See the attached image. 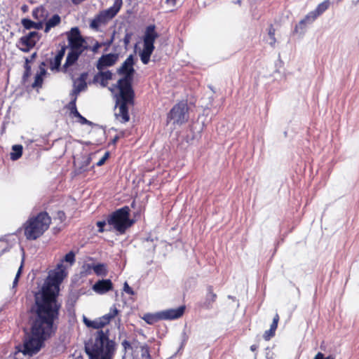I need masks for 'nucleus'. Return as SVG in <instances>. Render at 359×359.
<instances>
[{"mask_svg":"<svg viewBox=\"0 0 359 359\" xmlns=\"http://www.w3.org/2000/svg\"><path fill=\"white\" fill-rule=\"evenodd\" d=\"M33 316L31 320V332L24 340V355L32 356L37 353L44 341L53 335L57 330L55 320L59 314L56 310H46L36 306L32 308Z\"/></svg>","mask_w":359,"mask_h":359,"instance_id":"nucleus-1","label":"nucleus"},{"mask_svg":"<svg viewBox=\"0 0 359 359\" xmlns=\"http://www.w3.org/2000/svg\"><path fill=\"white\" fill-rule=\"evenodd\" d=\"M66 276V267L62 263L57 264V267L49 272L41 290L35 293L34 306L48 311L56 310V313L59 314L61 305L57 301V296L59 285Z\"/></svg>","mask_w":359,"mask_h":359,"instance_id":"nucleus-2","label":"nucleus"},{"mask_svg":"<svg viewBox=\"0 0 359 359\" xmlns=\"http://www.w3.org/2000/svg\"><path fill=\"white\" fill-rule=\"evenodd\" d=\"M109 330H99L95 333V341L85 344V351L89 359H109L114 349V343L109 339Z\"/></svg>","mask_w":359,"mask_h":359,"instance_id":"nucleus-3","label":"nucleus"},{"mask_svg":"<svg viewBox=\"0 0 359 359\" xmlns=\"http://www.w3.org/2000/svg\"><path fill=\"white\" fill-rule=\"evenodd\" d=\"M51 219L46 212L30 217L24 224L25 236L28 240H36L48 229Z\"/></svg>","mask_w":359,"mask_h":359,"instance_id":"nucleus-4","label":"nucleus"},{"mask_svg":"<svg viewBox=\"0 0 359 359\" xmlns=\"http://www.w3.org/2000/svg\"><path fill=\"white\" fill-rule=\"evenodd\" d=\"M118 94L116 96L115 112L116 119L121 123H126L129 121L128 105H133L134 103V91L125 90H118Z\"/></svg>","mask_w":359,"mask_h":359,"instance_id":"nucleus-5","label":"nucleus"},{"mask_svg":"<svg viewBox=\"0 0 359 359\" xmlns=\"http://www.w3.org/2000/svg\"><path fill=\"white\" fill-rule=\"evenodd\" d=\"M130 208L124 206L111 214L107 218V224L113 226L114 229L121 233L132 226L133 220L130 217Z\"/></svg>","mask_w":359,"mask_h":359,"instance_id":"nucleus-6","label":"nucleus"},{"mask_svg":"<svg viewBox=\"0 0 359 359\" xmlns=\"http://www.w3.org/2000/svg\"><path fill=\"white\" fill-rule=\"evenodd\" d=\"M133 65L134 57L133 55H130L118 69L117 73L124 76L123 78L118 81L116 87L118 90H128V92L133 90L131 85L133 76L135 72Z\"/></svg>","mask_w":359,"mask_h":359,"instance_id":"nucleus-7","label":"nucleus"},{"mask_svg":"<svg viewBox=\"0 0 359 359\" xmlns=\"http://www.w3.org/2000/svg\"><path fill=\"white\" fill-rule=\"evenodd\" d=\"M123 4L122 0H115L112 6L101 11L91 20L90 27L97 30L101 25H105L118 13Z\"/></svg>","mask_w":359,"mask_h":359,"instance_id":"nucleus-8","label":"nucleus"},{"mask_svg":"<svg viewBox=\"0 0 359 359\" xmlns=\"http://www.w3.org/2000/svg\"><path fill=\"white\" fill-rule=\"evenodd\" d=\"M168 118L173 121L174 124L182 125L189 119L188 106L186 102H180L175 104L168 114Z\"/></svg>","mask_w":359,"mask_h":359,"instance_id":"nucleus-9","label":"nucleus"},{"mask_svg":"<svg viewBox=\"0 0 359 359\" xmlns=\"http://www.w3.org/2000/svg\"><path fill=\"white\" fill-rule=\"evenodd\" d=\"M118 313V310L115 305L110 308L109 312L100 318L93 320H88L86 317H83V323L88 327L93 329H100L109 323V322L115 318Z\"/></svg>","mask_w":359,"mask_h":359,"instance_id":"nucleus-10","label":"nucleus"},{"mask_svg":"<svg viewBox=\"0 0 359 359\" xmlns=\"http://www.w3.org/2000/svg\"><path fill=\"white\" fill-rule=\"evenodd\" d=\"M40 37V34L38 32H30L22 36L17 42L16 46L22 52L27 53L35 46Z\"/></svg>","mask_w":359,"mask_h":359,"instance_id":"nucleus-11","label":"nucleus"},{"mask_svg":"<svg viewBox=\"0 0 359 359\" xmlns=\"http://www.w3.org/2000/svg\"><path fill=\"white\" fill-rule=\"evenodd\" d=\"M88 73L83 72L79 78L73 81V89L70 93V97H77L78 95L87 88L86 79Z\"/></svg>","mask_w":359,"mask_h":359,"instance_id":"nucleus-12","label":"nucleus"},{"mask_svg":"<svg viewBox=\"0 0 359 359\" xmlns=\"http://www.w3.org/2000/svg\"><path fill=\"white\" fill-rule=\"evenodd\" d=\"M118 56L116 53H109L101 56L96 64V67L99 71L104 68L113 66L118 60Z\"/></svg>","mask_w":359,"mask_h":359,"instance_id":"nucleus-13","label":"nucleus"},{"mask_svg":"<svg viewBox=\"0 0 359 359\" xmlns=\"http://www.w3.org/2000/svg\"><path fill=\"white\" fill-rule=\"evenodd\" d=\"M155 25H149L146 28L143 37L144 46L154 48V41L158 37V34L155 30Z\"/></svg>","mask_w":359,"mask_h":359,"instance_id":"nucleus-14","label":"nucleus"},{"mask_svg":"<svg viewBox=\"0 0 359 359\" xmlns=\"http://www.w3.org/2000/svg\"><path fill=\"white\" fill-rule=\"evenodd\" d=\"M92 288L96 293L103 294L112 290L113 284L109 279H102L97 281Z\"/></svg>","mask_w":359,"mask_h":359,"instance_id":"nucleus-15","label":"nucleus"},{"mask_svg":"<svg viewBox=\"0 0 359 359\" xmlns=\"http://www.w3.org/2000/svg\"><path fill=\"white\" fill-rule=\"evenodd\" d=\"M184 306L177 309H170L160 311L162 320H174L180 318L184 311Z\"/></svg>","mask_w":359,"mask_h":359,"instance_id":"nucleus-16","label":"nucleus"},{"mask_svg":"<svg viewBox=\"0 0 359 359\" xmlns=\"http://www.w3.org/2000/svg\"><path fill=\"white\" fill-rule=\"evenodd\" d=\"M82 53L72 50L68 53L65 62L62 67V71L65 73L69 72V68L73 65L79 59Z\"/></svg>","mask_w":359,"mask_h":359,"instance_id":"nucleus-17","label":"nucleus"},{"mask_svg":"<svg viewBox=\"0 0 359 359\" xmlns=\"http://www.w3.org/2000/svg\"><path fill=\"white\" fill-rule=\"evenodd\" d=\"M68 43L72 50L83 53V52L87 49V46H85L86 41L83 37L79 39L72 40V41L68 42Z\"/></svg>","mask_w":359,"mask_h":359,"instance_id":"nucleus-18","label":"nucleus"},{"mask_svg":"<svg viewBox=\"0 0 359 359\" xmlns=\"http://www.w3.org/2000/svg\"><path fill=\"white\" fill-rule=\"evenodd\" d=\"M318 18V16L316 15V14L314 13V11H311L309 12L304 19H302L299 22V24L295 27V29L294 31L296 32H299V29H304V27H305V25L306 24H311L312 23L316 18Z\"/></svg>","mask_w":359,"mask_h":359,"instance_id":"nucleus-19","label":"nucleus"},{"mask_svg":"<svg viewBox=\"0 0 359 359\" xmlns=\"http://www.w3.org/2000/svg\"><path fill=\"white\" fill-rule=\"evenodd\" d=\"M112 79V73L109 71L102 72L100 71L99 73H97L94 76V81H100V84L102 86H106L107 85V82L109 80H111Z\"/></svg>","mask_w":359,"mask_h":359,"instance_id":"nucleus-20","label":"nucleus"},{"mask_svg":"<svg viewBox=\"0 0 359 359\" xmlns=\"http://www.w3.org/2000/svg\"><path fill=\"white\" fill-rule=\"evenodd\" d=\"M88 269H93L95 273L97 276H105L107 274V265L104 264H86Z\"/></svg>","mask_w":359,"mask_h":359,"instance_id":"nucleus-21","label":"nucleus"},{"mask_svg":"<svg viewBox=\"0 0 359 359\" xmlns=\"http://www.w3.org/2000/svg\"><path fill=\"white\" fill-rule=\"evenodd\" d=\"M217 298L216 294L213 292L212 287L209 286L208 288V293L206 295L205 300L203 304V307L209 309L212 307V304L215 302Z\"/></svg>","mask_w":359,"mask_h":359,"instance_id":"nucleus-22","label":"nucleus"},{"mask_svg":"<svg viewBox=\"0 0 359 359\" xmlns=\"http://www.w3.org/2000/svg\"><path fill=\"white\" fill-rule=\"evenodd\" d=\"M154 50V48L144 46L143 45V50L140 53V57L141 59V61L144 65H147L149 63L150 57Z\"/></svg>","mask_w":359,"mask_h":359,"instance_id":"nucleus-23","label":"nucleus"},{"mask_svg":"<svg viewBox=\"0 0 359 359\" xmlns=\"http://www.w3.org/2000/svg\"><path fill=\"white\" fill-rule=\"evenodd\" d=\"M32 16L39 22H43L48 16V11L42 6L38 7L32 11Z\"/></svg>","mask_w":359,"mask_h":359,"instance_id":"nucleus-24","label":"nucleus"},{"mask_svg":"<svg viewBox=\"0 0 359 359\" xmlns=\"http://www.w3.org/2000/svg\"><path fill=\"white\" fill-rule=\"evenodd\" d=\"M44 63L42 62L39 67V72L36 74L34 82L32 84L34 88L41 86L43 83V76L46 74V71L43 67Z\"/></svg>","mask_w":359,"mask_h":359,"instance_id":"nucleus-25","label":"nucleus"},{"mask_svg":"<svg viewBox=\"0 0 359 359\" xmlns=\"http://www.w3.org/2000/svg\"><path fill=\"white\" fill-rule=\"evenodd\" d=\"M22 25L27 29H35L36 30H39L43 28V22H35L27 18L22 20Z\"/></svg>","mask_w":359,"mask_h":359,"instance_id":"nucleus-26","label":"nucleus"},{"mask_svg":"<svg viewBox=\"0 0 359 359\" xmlns=\"http://www.w3.org/2000/svg\"><path fill=\"white\" fill-rule=\"evenodd\" d=\"M61 21V18L59 15H53L46 23L44 32L48 33L52 27L59 25Z\"/></svg>","mask_w":359,"mask_h":359,"instance_id":"nucleus-27","label":"nucleus"},{"mask_svg":"<svg viewBox=\"0 0 359 359\" xmlns=\"http://www.w3.org/2000/svg\"><path fill=\"white\" fill-rule=\"evenodd\" d=\"M142 319L149 325H153L158 320H162L160 312L156 313H146L142 317Z\"/></svg>","mask_w":359,"mask_h":359,"instance_id":"nucleus-28","label":"nucleus"},{"mask_svg":"<svg viewBox=\"0 0 359 359\" xmlns=\"http://www.w3.org/2000/svg\"><path fill=\"white\" fill-rule=\"evenodd\" d=\"M68 42L72 40L79 39L83 36L81 34L80 30L77 27H72L70 31L66 33Z\"/></svg>","mask_w":359,"mask_h":359,"instance_id":"nucleus-29","label":"nucleus"},{"mask_svg":"<svg viewBox=\"0 0 359 359\" xmlns=\"http://www.w3.org/2000/svg\"><path fill=\"white\" fill-rule=\"evenodd\" d=\"M13 151L11 153V159L16 161L20 158L22 154V147L20 144L13 145L12 147Z\"/></svg>","mask_w":359,"mask_h":359,"instance_id":"nucleus-30","label":"nucleus"},{"mask_svg":"<svg viewBox=\"0 0 359 359\" xmlns=\"http://www.w3.org/2000/svg\"><path fill=\"white\" fill-rule=\"evenodd\" d=\"M330 6L329 0H325L318 5L317 8L313 11L316 15L318 17L323 14Z\"/></svg>","mask_w":359,"mask_h":359,"instance_id":"nucleus-31","label":"nucleus"},{"mask_svg":"<svg viewBox=\"0 0 359 359\" xmlns=\"http://www.w3.org/2000/svg\"><path fill=\"white\" fill-rule=\"evenodd\" d=\"M76 99L77 97H71V101L68 104V108L70 110V113L73 114L75 117L81 116L80 113L76 109Z\"/></svg>","mask_w":359,"mask_h":359,"instance_id":"nucleus-32","label":"nucleus"},{"mask_svg":"<svg viewBox=\"0 0 359 359\" xmlns=\"http://www.w3.org/2000/svg\"><path fill=\"white\" fill-rule=\"evenodd\" d=\"M61 59L55 56L54 58L51 60L50 62V69L52 71H59L61 65Z\"/></svg>","mask_w":359,"mask_h":359,"instance_id":"nucleus-33","label":"nucleus"},{"mask_svg":"<svg viewBox=\"0 0 359 359\" xmlns=\"http://www.w3.org/2000/svg\"><path fill=\"white\" fill-rule=\"evenodd\" d=\"M63 262H66L72 266L75 262V254L74 252L70 251L68 252L64 258L61 260L60 263L63 264Z\"/></svg>","mask_w":359,"mask_h":359,"instance_id":"nucleus-34","label":"nucleus"},{"mask_svg":"<svg viewBox=\"0 0 359 359\" xmlns=\"http://www.w3.org/2000/svg\"><path fill=\"white\" fill-rule=\"evenodd\" d=\"M269 43L272 46H274V44L276 43L275 29L272 26H271L269 28Z\"/></svg>","mask_w":359,"mask_h":359,"instance_id":"nucleus-35","label":"nucleus"},{"mask_svg":"<svg viewBox=\"0 0 359 359\" xmlns=\"http://www.w3.org/2000/svg\"><path fill=\"white\" fill-rule=\"evenodd\" d=\"M155 240H156V238L155 239H150L149 238H147V240L144 242L145 248H147L149 250L151 249L154 251L156 247V244L154 243Z\"/></svg>","mask_w":359,"mask_h":359,"instance_id":"nucleus-36","label":"nucleus"},{"mask_svg":"<svg viewBox=\"0 0 359 359\" xmlns=\"http://www.w3.org/2000/svg\"><path fill=\"white\" fill-rule=\"evenodd\" d=\"M313 359H336V357L334 355H325L321 352H318Z\"/></svg>","mask_w":359,"mask_h":359,"instance_id":"nucleus-37","label":"nucleus"},{"mask_svg":"<svg viewBox=\"0 0 359 359\" xmlns=\"http://www.w3.org/2000/svg\"><path fill=\"white\" fill-rule=\"evenodd\" d=\"M22 264H23V262H22V264H21L20 266L19 267L18 271V272H17V273L15 275V277L14 280L13 282V287H12L13 289L15 288L17 286L18 283V280H19V278H20V276L21 275V273H22Z\"/></svg>","mask_w":359,"mask_h":359,"instance_id":"nucleus-38","label":"nucleus"},{"mask_svg":"<svg viewBox=\"0 0 359 359\" xmlns=\"http://www.w3.org/2000/svg\"><path fill=\"white\" fill-rule=\"evenodd\" d=\"M107 222L105 221H99L97 222V226L99 228L98 231L99 232H103L104 230L110 231L111 226H109V229H104V227L107 225Z\"/></svg>","mask_w":359,"mask_h":359,"instance_id":"nucleus-39","label":"nucleus"},{"mask_svg":"<svg viewBox=\"0 0 359 359\" xmlns=\"http://www.w3.org/2000/svg\"><path fill=\"white\" fill-rule=\"evenodd\" d=\"M133 35V34L132 32L126 33L125 36L123 38V43L126 47H127L130 44Z\"/></svg>","mask_w":359,"mask_h":359,"instance_id":"nucleus-40","label":"nucleus"},{"mask_svg":"<svg viewBox=\"0 0 359 359\" xmlns=\"http://www.w3.org/2000/svg\"><path fill=\"white\" fill-rule=\"evenodd\" d=\"M29 62V60L27 58H26V60H25V72L24 75H23V78L24 79L27 78L29 76V74H30L31 67H30V66L28 64Z\"/></svg>","mask_w":359,"mask_h":359,"instance_id":"nucleus-41","label":"nucleus"},{"mask_svg":"<svg viewBox=\"0 0 359 359\" xmlns=\"http://www.w3.org/2000/svg\"><path fill=\"white\" fill-rule=\"evenodd\" d=\"M274 335H275V332L273 330H269L264 332V338L265 340H269Z\"/></svg>","mask_w":359,"mask_h":359,"instance_id":"nucleus-42","label":"nucleus"},{"mask_svg":"<svg viewBox=\"0 0 359 359\" xmlns=\"http://www.w3.org/2000/svg\"><path fill=\"white\" fill-rule=\"evenodd\" d=\"M66 50V46H62L60 50H58L57 53L56 54L55 57L62 60Z\"/></svg>","mask_w":359,"mask_h":359,"instance_id":"nucleus-43","label":"nucleus"},{"mask_svg":"<svg viewBox=\"0 0 359 359\" xmlns=\"http://www.w3.org/2000/svg\"><path fill=\"white\" fill-rule=\"evenodd\" d=\"M123 291L125 292H126L127 294H134V292H133V289L128 285L127 282H125V283H124Z\"/></svg>","mask_w":359,"mask_h":359,"instance_id":"nucleus-44","label":"nucleus"},{"mask_svg":"<svg viewBox=\"0 0 359 359\" xmlns=\"http://www.w3.org/2000/svg\"><path fill=\"white\" fill-rule=\"evenodd\" d=\"M102 46V44L99 42H96L93 46L91 48V50L93 52V53H97L99 50L100 48H101Z\"/></svg>","mask_w":359,"mask_h":359,"instance_id":"nucleus-45","label":"nucleus"},{"mask_svg":"<svg viewBox=\"0 0 359 359\" xmlns=\"http://www.w3.org/2000/svg\"><path fill=\"white\" fill-rule=\"evenodd\" d=\"M77 118H79L80 119V122L82 123V124H88V123H90V121H88L86 118H84L83 116H82L81 115V116H78Z\"/></svg>","mask_w":359,"mask_h":359,"instance_id":"nucleus-46","label":"nucleus"},{"mask_svg":"<svg viewBox=\"0 0 359 359\" xmlns=\"http://www.w3.org/2000/svg\"><path fill=\"white\" fill-rule=\"evenodd\" d=\"M277 327H278V323L272 322L269 330H273L274 332H276Z\"/></svg>","mask_w":359,"mask_h":359,"instance_id":"nucleus-47","label":"nucleus"},{"mask_svg":"<svg viewBox=\"0 0 359 359\" xmlns=\"http://www.w3.org/2000/svg\"><path fill=\"white\" fill-rule=\"evenodd\" d=\"M106 160L104 159L102 157L97 162L96 165L97 166H101L105 163Z\"/></svg>","mask_w":359,"mask_h":359,"instance_id":"nucleus-48","label":"nucleus"},{"mask_svg":"<svg viewBox=\"0 0 359 359\" xmlns=\"http://www.w3.org/2000/svg\"><path fill=\"white\" fill-rule=\"evenodd\" d=\"M165 3L174 6L176 4V0H165Z\"/></svg>","mask_w":359,"mask_h":359,"instance_id":"nucleus-49","label":"nucleus"},{"mask_svg":"<svg viewBox=\"0 0 359 359\" xmlns=\"http://www.w3.org/2000/svg\"><path fill=\"white\" fill-rule=\"evenodd\" d=\"M278 320H279V316H278V314L276 313L275 315V316L273 317V322L278 323Z\"/></svg>","mask_w":359,"mask_h":359,"instance_id":"nucleus-50","label":"nucleus"},{"mask_svg":"<svg viewBox=\"0 0 359 359\" xmlns=\"http://www.w3.org/2000/svg\"><path fill=\"white\" fill-rule=\"evenodd\" d=\"M120 138V135H116L114 139L112 140V143L113 144H116V142L118 141V140Z\"/></svg>","mask_w":359,"mask_h":359,"instance_id":"nucleus-51","label":"nucleus"},{"mask_svg":"<svg viewBox=\"0 0 359 359\" xmlns=\"http://www.w3.org/2000/svg\"><path fill=\"white\" fill-rule=\"evenodd\" d=\"M257 348H258V346H257V345L253 344V345H252V346H250V350H251L252 351H256V350L257 349Z\"/></svg>","mask_w":359,"mask_h":359,"instance_id":"nucleus-52","label":"nucleus"},{"mask_svg":"<svg viewBox=\"0 0 359 359\" xmlns=\"http://www.w3.org/2000/svg\"><path fill=\"white\" fill-rule=\"evenodd\" d=\"M109 152H106V153L104 154V155L102 156V158L107 161V158H109Z\"/></svg>","mask_w":359,"mask_h":359,"instance_id":"nucleus-53","label":"nucleus"},{"mask_svg":"<svg viewBox=\"0 0 359 359\" xmlns=\"http://www.w3.org/2000/svg\"><path fill=\"white\" fill-rule=\"evenodd\" d=\"M57 214H58V216H59V217H60V219H62V217H64V215H65L64 212H58V213H57Z\"/></svg>","mask_w":359,"mask_h":359,"instance_id":"nucleus-54","label":"nucleus"},{"mask_svg":"<svg viewBox=\"0 0 359 359\" xmlns=\"http://www.w3.org/2000/svg\"><path fill=\"white\" fill-rule=\"evenodd\" d=\"M352 3L355 6L359 3V0H352Z\"/></svg>","mask_w":359,"mask_h":359,"instance_id":"nucleus-55","label":"nucleus"},{"mask_svg":"<svg viewBox=\"0 0 359 359\" xmlns=\"http://www.w3.org/2000/svg\"><path fill=\"white\" fill-rule=\"evenodd\" d=\"M36 55V53H34L31 56V60L34 59Z\"/></svg>","mask_w":359,"mask_h":359,"instance_id":"nucleus-56","label":"nucleus"}]
</instances>
